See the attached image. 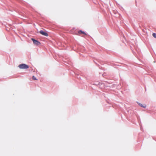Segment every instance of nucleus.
Instances as JSON below:
<instances>
[{
    "instance_id": "1",
    "label": "nucleus",
    "mask_w": 156,
    "mask_h": 156,
    "mask_svg": "<svg viewBox=\"0 0 156 156\" xmlns=\"http://www.w3.org/2000/svg\"><path fill=\"white\" fill-rule=\"evenodd\" d=\"M18 66L20 69H27L29 68V66L25 64H21Z\"/></svg>"
},
{
    "instance_id": "2",
    "label": "nucleus",
    "mask_w": 156,
    "mask_h": 156,
    "mask_svg": "<svg viewBox=\"0 0 156 156\" xmlns=\"http://www.w3.org/2000/svg\"><path fill=\"white\" fill-rule=\"evenodd\" d=\"M39 32L41 34H42L44 36H45L46 37H47L48 36V34L46 32L44 31L43 30H41L40 31H39Z\"/></svg>"
},
{
    "instance_id": "3",
    "label": "nucleus",
    "mask_w": 156,
    "mask_h": 156,
    "mask_svg": "<svg viewBox=\"0 0 156 156\" xmlns=\"http://www.w3.org/2000/svg\"><path fill=\"white\" fill-rule=\"evenodd\" d=\"M33 41L34 44L39 45L40 44V43L37 41L35 40L34 38L31 39Z\"/></svg>"
},
{
    "instance_id": "4",
    "label": "nucleus",
    "mask_w": 156,
    "mask_h": 156,
    "mask_svg": "<svg viewBox=\"0 0 156 156\" xmlns=\"http://www.w3.org/2000/svg\"><path fill=\"white\" fill-rule=\"evenodd\" d=\"M138 104L140 106L144 108H146V105L145 104H141L139 103Z\"/></svg>"
},
{
    "instance_id": "5",
    "label": "nucleus",
    "mask_w": 156,
    "mask_h": 156,
    "mask_svg": "<svg viewBox=\"0 0 156 156\" xmlns=\"http://www.w3.org/2000/svg\"><path fill=\"white\" fill-rule=\"evenodd\" d=\"M78 33L80 34H83L85 35H87V34L84 31H82V30H81L79 31Z\"/></svg>"
},
{
    "instance_id": "6",
    "label": "nucleus",
    "mask_w": 156,
    "mask_h": 156,
    "mask_svg": "<svg viewBox=\"0 0 156 156\" xmlns=\"http://www.w3.org/2000/svg\"><path fill=\"white\" fill-rule=\"evenodd\" d=\"M152 35L155 38H156V34L155 33H153L152 34Z\"/></svg>"
},
{
    "instance_id": "7",
    "label": "nucleus",
    "mask_w": 156,
    "mask_h": 156,
    "mask_svg": "<svg viewBox=\"0 0 156 156\" xmlns=\"http://www.w3.org/2000/svg\"><path fill=\"white\" fill-rule=\"evenodd\" d=\"M32 78H33V79L34 80H37V79L34 76H33Z\"/></svg>"
}]
</instances>
